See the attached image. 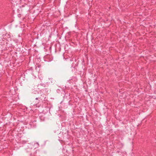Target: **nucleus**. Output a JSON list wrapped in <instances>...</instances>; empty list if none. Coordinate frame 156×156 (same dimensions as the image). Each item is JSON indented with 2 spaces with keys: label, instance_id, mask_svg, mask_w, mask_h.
<instances>
[{
  "label": "nucleus",
  "instance_id": "obj_1",
  "mask_svg": "<svg viewBox=\"0 0 156 156\" xmlns=\"http://www.w3.org/2000/svg\"><path fill=\"white\" fill-rule=\"evenodd\" d=\"M38 96L39 97H40L41 99H40V101H45L47 100L46 99V95L44 94H41V92L40 93H38Z\"/></svg>",
  "mask_w": 156,
  "mask_h": 156
},
{
  "label": "nucleus",
  "instance_id": "obj_2",
  "mask_svg": "<svg viewBox=\"0 0 156 156\" xmlns=\"http://www.w3.org/2000/svg\"><path fill=\"white\" fill-rule=\"evenodd\" d=\"M40 99H41L40 97H39L37 96V97L35 98L36 100H39V101H40Z\"/></svg>",
  "mask_w": 156,
  "mask_h": 156
}]
</instances>
